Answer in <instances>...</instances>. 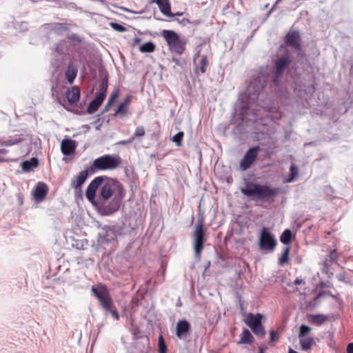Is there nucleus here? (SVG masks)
I'll return each instance as SVG.
<instances>
[{"instance_id": "obj_61", "label": "nucleus", "mask_w": 353, "mask_h": 353, "mask_svg": "<svg viewBox=\"0 0 353 353\" xmlns=\"http://www.w3.org/2000/svg\"><path fill=\"white\" fill-rule=\"evenodd\" d=\"M279 1H280V0H277V1H276V3H278V2H279Z\"/></svg>"}, {"instance_id": "obj_21", "label": "nucleus", "mask_w": 353, "mask_h": 353, "mask_svg": "<svg viewBox=\"0 0 353 353\" xmlns=\"http://www.w3.org/2000/svg\"><path fill=\"white\" fill-rule=\"evenodd\" d=\"M39 161L37 158H32L30 160L24 161L21 163V168L25 172H30L34 168L38 167Z\"/></svg>"}, {"instance_id": "obj_11", "label": "nucleus", "mask_w": 353, "mask_h": 353, "mask_svg": "<svg viewBox=\"0 0 353 353\" xmlns=\"http://www.w3.org/2000/svg\"><path fill=\"white\" fill-rule=\"evenodd\" d=\"M290 63L288 54H285L276 62V74L274 82L277 84L279 77L282 74L285 68H286Z\"/></svg>"}, {"instance_id": "obj_55", "label": "nucleus", "mask_w": 353, "mask_h": 353, "mask_svg": "<svg viewBox=\"0 0 353 353\" xmlns=\"http://www.w3.org/2000/svg\"><path fill=\"white\" fill-rule=\"evenodd\" d=\"M258 353H263V349L262 347H259Z\"/></svg>"}, {"instance_id": "obj_2", "label": "nucleus", "mask_w": 353, "mask_h": 353, "mask_svg": "<svg viewBox=\"0 0 353 353\" xmlns=\"http://www.w3.org/2000/svg\"><path fill=\"white\" fill-rule=\"evenodd\" d=\"M241 192L254 199L266 201L276 196L279 194V189L267 185L248 182L245 187L241 188Z\"/></svg>"}, {"instance_id": "obj_20", "label": "nucleus", "mask_w": 353, "mask_h": 353, "mask_svg": "<svg viewBox=\"0 0 353 353\" xmlns=\"http://www.w3.org/2000/svg\"><path fill=\"white\" fill-rule=\"evenodd\" d=\"M88 176L87 170H83L72 181V185L74 188H80L85 181Z\"/></svg>"}, {"instance_id": "obj_37", "label": "nucleus", "mask_w": 353, "mask_h": 353, "mask_svg": "<svg viewBox=\"0 0 353 353\" xmlns=\"http://www.w3.org/2000/svg\"><path fill=\"white\" fill-rule=\"evenodd\" d=\"M21 141L20 138L15 137L12 139H8L2 142L1 145L4 146H11L15 145Z\"/></svg>"}, {"instance_id": "obj_1", "label": "nucleus", "mask_w": 353, "mask_h": 353, "mask_svg": "<svg viewBox=\"0 0 353 353\" xmlns=\"http://www.w3.org/2000/svg\"><path fill=\"white\" fill-rule=\"evenodd\" d=\"M99 189L100 203L97 210L102 216H109L118 211L125 196V189L117 179L104 176Z\"/></svg>"}, {"instance_id": "obj_34", "label": "nucleus", "mask_w": 353, "mask_h": 353, "mask_svg": "<svg viewBox=\"0 0 353 353\" xmlns=\"http://www.w3.org/2000/svg\"><path fill=\"white\" fill-rule=\"evenodd\" d=\"M126 114L127 110L125 108V103H121L114 115L123 117L126 115Z\"/></svg>"}, {"instance_id": "obj_54", "label": "nucleus", "mask_w": 353, "mask_h": 353, "mask_svg": "<svg viewBox=\"0 0 353 353\" xmlns=\"http://www.w3.org/2000/svg\"><path fill=\"white\" fill-rule=\"evenodd\" d=\"M140 41H141V39H139V38H135V39H134V43H139Z\"/></svg>"}, {"instance_id": "obj_17", "label": "nucleus", "mask_w": 353, "mask_h": 353, "mask_svg": "<svg viewBox=\"0 0 353 353\" xmlns=\"http://www.w3.org/2000/svg\"><path fill=\"white\" fill-rule=\"evenodd\" d=\"M104 98V92L99 93V94L95 97V99L92 100L89 104L87 110L89 114H92L94 112H96L99 108V106L102 104Z\"/></svg>"}, {"instance_id": "obj_59", "label": "nucleus", "mask_w": 353, "mask_h": 353, "mask_svg": "<svg viewBox=\"0 0 353 353\" xmlns=\"http://www.w3.org/2000/svg\"><path fill=\"white\" fill-rule=\"evenodd\" d=\"M109 231L111 232L112 230L109 229L108 231V230L106 231V233H108Z\"/></svg>"}, {"instance_id": "obj_58", "label": "nucleus", "mask_w": 353, "mask_h": 353, "mask_svg": "<svg viewBox=\"0 0 353 353\" xmlns=\"http://www.w3.org/2000/svg\"><path fill=\"white\" fill-rule=\"evenodd\" d=\"M97 1L99 2H101V3H103L104 1L103 0H97Z\"/></svg>"}, {"instance_id": "obj_16", "label": "nucleus", "mask_w": 353, "mask_h": 353, "mask_svg": "<svg viewBox=\"0 0 353 353\" xmlns=\"http://www.w3.org/2000/svg\"><path fill=\"white\" fill-rule=\"evenodd\" d=\"M262 317L263 315L261 314H253L250 313L248 314L245 323L251 330H254V327L261 323Z\"/></svg>"}, {"instance_id": "obj_22", "label": "nucleus", "mask_w": 353, "mask_h": 353, "mask_svg": "<svg viewBox=\"0 0 353 353\" xmlns=\"http://www.w3.org/2000/svg\"><path fill=\"white\" fill-rule=\"evenodd\" d=\"M254 341V337L248 329H244L240 335V340L237 344H251Z\"/></svg>"}, {"instance_id": "obj_24", "label": "nucleus", "mask_w": 353, "mask_h": 353, "mask_svg": "<svg viewBox=\"0 0 353 353\" xmlns=\"http://www.w3.org/2000/svg\"><path fill=\"white\" fill-rule=\"evenodd\" d=\"M327 320H328L327 316L322 314L311 315L310 316V321L312 323L315 324L316 325H320Z\"/></svg>"}, {"instance_id": "obj_33", "label": "nucleus", "mask_w": 353, "mask_h": 353, "mask_svg": "<svg viewBox=\"0 0 353 353\" xmlns=\"http://www.w3.org/2000/svg\"><path fill=\"white\" fill-rule=\"evenodd\" d=\"M289 253H290V248L286 247L282 254L281 257L279 259V263L281 265H284L288 261Z\"/></svg>"}, {"instance_id": "obj_32", "label": "nucleus", "mask_w": 353, "mask_h": 353, "mask_svg": "<svg viewBox=\"0 0 353 353\" xmlns=\"http://www.w3.org/2000/svg\"><path fill=\"white\" fill-rule=\"evenodd\" d=\"M336 258H337L336 251V250H332V251H330L329 255L325 259V265H328L330 263H332V262H334L336 259Z\"/></svg>"}, {"instance_id": "obj_50", "label": "nucleus", "mask_w": 353, "mask_h": 353, "mask_svg": "<svg viewBox=\"0 0 353 353\" xmlns=\"http://www.w3.org/2000/svg\"><path fill=\"white\" fill-rule=\"evenodd\" d=\"M303 283V281L302 279H298V278H297V279L294 281V283L295 285H300V284H301V283Z\"/></svg>"}, {"instance_id": "obj_44", "label": "nucleus", "mask_w": 353, "mask_h": 353, "mask_svg": "<svg viewBox=\"0 0 353 353\" xmlns=\"http://www.w3.org/2000/svg\"><path fill=\"white\" fill-rule=\"evenodd\" d=\"M290 174L294 177L298 174V168L294 165H292L290 167Z\"/></svg>"}, {"instance_id": "obj_57", "label": "nucleus", "mask_w": 353, "mask_h": 353, "mask_svg": "<svg viewBox=\"0 0 353 353\" xmlns=\"http://www.w3.org/2000/svg\"><path fill=\"white\" fill-rule=\"evenodd\" d=\"M131 141H123V142H121V143H130Z\"/></svg>"}, {"instance_id": "obj_36", "label": "nucleus", "mask_w": 353, "mask_h": 353, "mask_svg": "<svg viewBox=\"0 0 353 353\" xmlns=\"http://www.w3.org/2000/svg\"><path fill=\"white\" fill-rule=\"evenodd\" d=\"M183 136V132H179L173 137L172 140L176 144L177 146H181Z\"/></svg>"}, {"instance_id": "obj_15", "label": "nucleus", "mask_w": 353, "mask_h": 353, "mask_svg": "<svg viewBox=\"0 0 353 353\" xmlns=\"http://www.w3.org/2000/svg\"><path fill=\"white\" fill-rule=\"evenodd\" d=\"M285 42L288 46L292 47L293 48L296 50H300V35L299 32H289L285 37Z\"/></svg>"}, {"instance_id": "obj_19", "label": "nucleus", "mask_w": 353, "mask_h": 353, "mask_svg": "<svg viewBox=\"0 0 353 353\" xmlns=\"http://www.w3.org/2000/svg\"><path fill=\"white\" fill-rule=\"evenodd\" d=\"M66 98L71 104L77 103L80 98V90L77 87H72L66 92Z\"/></svg>"}, {"instance_id": "obj_46", "label": "nucleus", "mask_w": 353, "mask_h": 353, "mask_svg": "<svg viewBox=\"0 0 353 353\" xmlns=\"http://www.w3.org/2000/svg\"><path fill=\"white\" fill-rule=\"evenodd\" d=\"M347 352L353 353V343H350L347 346Z\"/></svg>"}, {"instance_id": "obj_7", "label": "nucleus", "mask_w": 353, "mask_h": 353, "mask_svg": "<svg viewBox=\"0 0 353 353\" xmlns=\"http://www.w3.org/2000/svg\"><path fill=\"white\" fill-rule=\"evenodd\" d=\"M276 241L272 234L266 228L261 231L259 246L261 250H273L276 246Z\"/></svg>"}, {"instance_id": "obj_51", "label": "nucleus", "mask_w": 353, "mask_h": 353, "mask_svg": "<svg viewBox=\"0 0 353 353\" xmlns=\"http://www.w3.org/2000/svg\"><path fill=\"white\" fill-rule=\"evenodd\" d=\"M99 235L102 237H103V239L102 240V242H104V241H108L110 240V239L108 238H106L105 237V235L103 233H100Z\"/></svg>"}, {"instance_id": "obj_38", "label": "nucleus", "mask_w": 353, "mask_h": 353, "mask_svg": "<svg viewBox=\"0 0 353 353\" xmlns=\"http://www.w3.org/2000/svg\"><path fill=\"white\" fill-rule=\"evenodd\" d=\"M159 349L160 353H166V345L162 336L159 337Z\"/></svg>"}, {"instance_id": "obj_52", "label": "nucleus", "mask_w": 353, "mask_h": 353, "mask_svg": "<svg viewBox=\"0 0 353 353\" xmlns=\"http://www.w3.org/2000/svg\"><path fill=\"white\" fill-rule=\"evenodd\" d=\"M336 276L339 279V280H340V281H344L345 280V276L343 274H339Z\"/></svg>"}, {"instance_id": "obj_48", "label": "nucleus", "mask_w": 353, "mask_h": 353, "mask_svg": "<svg viewBox=\"0 0 353 353\" xmlns=\"http://www.w3.org/2000/svg\"><path fill=\"white\" fill-rule=\"evenodd\" d=\"M294 179V177L291 176V174H290L289 176L285 179V181L287 183H290V182L293 181Z\"/></svg>"}, {"instance_id": "obj_12", "label": "nucleus", "mask_w": 353, "mask_h": 353, "mask_svg": "<svg viewBox=\"0 0 353 353\" xmlns=\"http://www.w3.org/2000/svg\"><path fill=\"white\" fill-rule=\"evenodd\" d=\"M190 330V324L186 320L179 321L176 323V336L180 339H185Z\"/></svg>"}, {"instance_id": "obj_53", "label": "nucleus", "mask_w": 353, "mask_h": 353, "mask_svg": "<svg viewBox=\"0 0 353 353\" xmlns=\"http://www.w3.org/2000/svg\"><path fill=\"white\" fill-rule=\"evenodd\" d=\"M199 55H200V50L197 51V52L195 54V55H194V61H196V58L197 57H199Z\"/></svg>"}, {"instance_id": "obj_40", "label": "nucleus", "mask_w": 353, "mask_h": 353, "mask_svg": "<svg viewBox=\"0 0 353 353\" xmlns=\"http://www.w3.org/2000/svg\"><path fill=\"white\" fill-rule=\"evenodd\" d=\"M145 135V130L143 126H139L136 128L134 132V137H142Z\"/></svg>"}, {"instance_id": "obj_43", "label": "nucleus", "mask_w": 353, "mask_h": 353, "mask_svg": "<svg viewBox=\"0 0 353 353\" xmlns=\"http://www.w3.org/2000/svg\"><path fill=\"white\" fill-rule=\"evenodd\" d=\"M107 312H110L112 316L113 317V319L114 320L118 321L119 319V313L115 310H112V307H110V310H108Z\"/></svg>"}, {"instance_id": "obj_10", "label": "nucleus", "mask_w": 353, "mask_h": 353, "mask_svg": "<svg viewBox=\"0 0 353 353\" xmlns=\"http://www.w3.org/2000/svg\"><path fill=\"white\" fill-rule=\"evenodd\" d=\"M105 176H99L94 178L88 185L86 190V197L90 201L93 202L95 199L96 192L98 188L102 186Z\"/></svg>"}, {"instance_id": "obj_49", "label": "nucleus", "mask_w": 353, "mask_h": 353, "mask_svg": "<svg viewBox=\"0 0 353 353\" xmlns=\"http://www.w3.org/2000/svg\"><path fill=\"white\" fill-rule=\"evenodd\" d=\"M131 100V97L130 96L127 97L124 101L122 103H125V106L127 105Z\"/></svg>"}, {"instance_id": "obj_3", "label": "nucleus", "mask_w": 353, "mask_h": 353, "mask_svg": "<svg viewBox=\"0 0 353 353\" xmlns=\"http://www.w3.org/2000/svg\"><path fill=\"white\" fill-rule=\"evenodd\" d=\"M121 163V159L118 155L105 154L94 160L90 165V170L97 171L113 170Z\"/></svg>"}, {"instance_id": "obj_25", "label": "nucleus", "mask_w": 353, "mask_h": 353, "mask_svg": "<svg viewBox=\"0 0 353 353\" xmlns=\"http://www.w3.org/2000/svg\"><path fill=\"white\" fill-rule=\"evenodd\" d=\"M299 342L303 350H308L314 343V339L312 337H300Z\"/></svg>"}, {"instance_id": "obj_60", "label": "nucleus", "mask_w": 353, "mask_h": 353, "mask_svg": "<svg viewBox=\"0 0 353 353\" xmlns=\"http://www.w3.org/2000/svg\"><path fill=\"white\" fill-rule=\"evenodd\" d=\"M176 15L180 16V15H181V13H177Z\"/></svg>"}, {"instance_id": "obj_35", "label": "nucleus", "mask_w": 353, "mask_h": 353, "mask_svg": "<svg viewBox=\"0 0 353 353\" xmlns=\"http://www.w3.org/2000/svg\"><path fill=\"white\" fill-rule=\"evenodd\" d=\"M311 330L312 329H311L310 327H309L307 325H302L300 327V332H299V338H300V337H305L307 334H308L310 333Z\"/></svg>"}, {"instance_id": "obj_47", "label": "nucleus", "mask_w": 353, "mask_h": 353, "mask_svg": "<svg viewBox=\"0 0 353 353\" xmlns=\"http://www.w3.org/2000/svg\"><path fill=\"white\" fill-rule=\"evenodd\" d=\"M249 109V106L248 105H245V106H242V108H241V114L243 116H244L245 114H247V110Z\"/></svg>"}, {"instance_id": "obj_6", "label": "nucleus", "mask_w": 353, "mask_h": 353, "mask_svg": "<svg viewBox=\"0 0 353 353\" xmlns=\"http://www.w3.org/2000/svg\"><path fill=\"white\" fill-rule=\"evenodd\" d=\"M194 250L195 252V256L199 259L202 250L203 248L204 241V230L203 225L202 222L196 223L195 225V230L194 231Z\"/></svg>"}, {"instance_id": "obj_13", "label": "nucleus", "mask_w": 353, "mask_h": 353, "mask_svg": "<svg viewBox=\"0 0 353 353\" xmlns=\"http://www.w3.org/2000/svg\"><path fill=\"white\" fill-rule=\"evenodd\" d=\"M77 148V142L70 139H63L61 144V152L65 155L69 156L75 152Z\"/></svg>"}, {"instance_id": "obj_18", "label": "nucleus", "mask_w": 353, "mask_h": 353, "mask_svg": "<svg viewBox=\"0 0 353 353\" xmlns=\"http://www.w3.org/2000/svg\"><path fill=\"white\" fill-rule=\"evenodd\" d=\"M155 2L163 14L167 17H172L171 7L169 0H152Z\"/></svg>"}, {"instance_id": "obj_23", "label": "nucleus", "mask_w": 353, "mask_h": 353, "mask_svg": "<svg viewBox=\"0 0 353 353\" xmlns=\"http://www.w3.org/2000/svg\"><path fill=\"white\" fill-rule=\"evenodd\" d=\"M77 74V69L72 64H69L65 72V77L70 83H72Z\"/></svg>"}, {"instance_id": "obj_26", "label": "nucleus", "mask_w": 353, "mask_h": 353, "mask_svg": "<svg viewBox=\"0 0 353 353\" xmlns=\"http://www.w3.org/2000/svg\"><path fill=\"white\" fill-rule=\"evenodd\" d=\"M68 41H60L55 48V52L60 55L65 53L68 51Z\"/></svg>"}, {"instance_id": "obj_45", "label": "nucleus", "mask_w": 353, "mask_h": 353, "mask_svg": "<svg viewBox=\"0 0 353 353\" xmlns=\"http://www.w3.org/2000/svg\"><path fill=\"white\" fill-rule=\"evenodd\" d=\"M8 152L6 149H0V161H6L7 159L4 158V155Z\"/></svg>"}, {"instance_id": "obj_41", "label": "nucleus", "mask_w": 353, "mask_h": 353, "mask_svg": "<svg viewBox=\"0 0 353 353\" xmlns=\"http://www.w3.org/2000/svg\"><path fill=\"white\" fill-rule=\"evenodd\" d=\"M108 79H103L102 81L101 85L100 90H101V92H104V97L105 96V92L108 89Z\"/></svg>"}, {"instance_id": "obj_39", "label": "nucleus", "mask_w": 353, "mask_h": 353, "mask_svg": "<svg viewBox=\"0 0 353 353\" xmlns=\"http://www.w3.org/2000/svg\"><path fill=\"white\" fill-rule=\"evenodd\" d=\"M110 26L116 31L119 32H123L125 31V28L121 24L117 23L112 22L110 23Z\"/></svg>"}, {"instance_id": "obj_28", "label": "nucleus", "mask_w": 353, "mask_h": 353, "mask_svg": "<svg viewBox=\"0 0 353 353\" xmlns=\"http://www.w3.org/2000/svg\"><path fill=\"white\" fill-rule=\"evenodd\" d=\"M155 50V46L152 42H147L139 47L141 52H152Z\"/></svg>"}, {"instance_id": "obj_42", "label": "nucleus", "mask_w": 353, "mask_h": 353, "mask_svg": "<svg viewBox=\"0 0 353 353\" xmlns=\"http://www.w3.org/2000/svg\"><path fill=\"white\" fill-rule=\"evenodd\" d=\"M270 341H276L279 339L278 333L274 331V330H272L270 332Z\"/></svg>"}, {"instance_id": "obj_31", "label": "nucleus", "mask_w": 353, "mask_h": 353, "mask_svg": "<svg viewBox=\"0 0 353 353\" xmlns=\"http://www.w3.org/2000/svg\"><path fill=\"white\" fill-rule=\"evenodd\" d=\"M208 64L207 55H202L199 61V70L202 73L206 71V67Z\"/></svg>"}, {"instance_id": "obj_9", "label": "nucleus", "mask_w": 353, "mask_h": 353, "mask_svg": "<svg viewBox=\"0 0 353 353\" xmlns=\"http://www.w3.org/2000/svg\"><path fill=\"white\" fill-rule=\"evenodd\" d=\"M264 88V83L258 79H254L247 88L246 94L250 101L257 99L259 94Z\"/></svg>"}, {"instance_id": "obj_30", "label": "nucleus", "mask_w": 353, "mask_h": 353, "mask_svg": "<svg viewBox=\"0 0 353 353\" xmlns=\"http://www.w3.org/2000/svg\"><path fill=\"white\" fill-rule=\"evenodd\" d=\"M118 92H112V94L110 95L109 99H108V101L107 103V104L105 105L104 109H103V111L104 112H106L109 110V108L112 106V105L114 103L115 99L118 97Z\"/></svg>"}, {"instance_id": "obj_27", "label": "nucleus", "mask_w": 353, "mask_h": 353, "mask_svg": "<svg viewBox=\"0 0 353 353\" xmlns=\"http://www.w3.org/2000/svg\"><path fill=\"white\" fill-rule=\"evenodd\" d=\"M292 239V232L289 229L283 231L280 236V241L283 244L288 245L290 243Z\"/></svg>"}, {"instance_id": "obj_29", "label": "nucleus", "mask_w": 353, "mask_h": 353, "mask_svg": "<svg viewBox=\"0 0 353 353\" xmlns=\"http://www.w3.org/2000/svg\"><path fill=\"white\" fill-rule=\"evenodd\" d=\"M252 331L254 332L255 335L260 338L263 337L266 334L264 327L261 323L259 324L258 326L254 327V330H252Z\"/></svg>"}, {"instance_id": "obj_5", "label": "nucleus", "mask_w": 353, "mask_h": 353, "mask_svg": "<svg viewBox=\"0 0 353 353\" xmlns=\"http://www.w3.org/2000/svg\"><path fill=\"white\" fill-rule=\"evenodd\" d=\"M94 295L98 299L105 311L110 310L112 305V298L107 288L104 285L92 286L91 289Z\"/></svg>"}, {"instance_id": "obj_4", "label": "nucleus", "mask_w": 353, "mask_h": 353, "mask_svg": "<svg viewBox=\"0 0 353 353\" xmlns=\"http://www.w3.org/2000/svg\"><path fill=\"white\" fill-rule=\"evenodd\" d=\"M162 35L167 41L172 52L178 54H181L184 52L185 42L181 40L175 32L164 30H163Z\"/></svg>"}, {"instance_id": "obj_14", "label": "nucleus", "mask_w": 353, "mask_h": 353, "mask_svg": "<svg viewBox=\"0 0 353 353\" xmlns=\"http://www.w3.org/2000/svg\"><path fill=\"white\" fill-rule=\"evenodd\" d=\"M48 192L47 185L43 182H39L33 191L34 199L37 201H41L46 196Z\"/></svg>"}, {"instance_id": "obj_56", "label": "nucleus", "mask_w": 353, "mask_h": 353, "mask_svg": "<svg viewBox=\"0 0 353 353\" xmlns=\"http://www.w3.org/2000/svg\"><path fill=\"white\" fill-rule=\"evenodd\" d=\"M173 61L176 63H179V60L176 59H173Z\"/></svg>"}, {"instance_id": "obj_8", "label": "nucleus", "mask_w": 353, "mask_h": 353, "mask_svg": "<svg viewBox=\"0 0 353 353\" xmlns=\"http://www.w3.org/2000/svg\"><path fill=\"white\" fill-rule=\"evenodd\" d=\"M260 150L259 146L250 148L245 154L240 162V169L243 171L247 170L251 165L255 161Z\"/></svg>"}]
</instances>
